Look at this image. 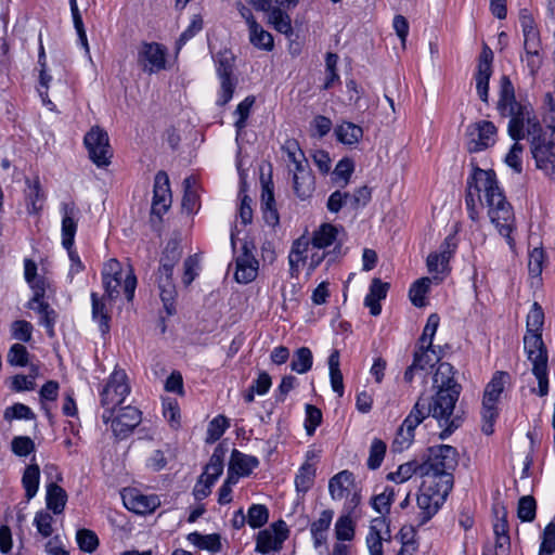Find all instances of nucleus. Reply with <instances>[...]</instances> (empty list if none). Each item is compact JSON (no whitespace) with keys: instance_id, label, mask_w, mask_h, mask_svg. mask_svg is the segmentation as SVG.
I'll return each mask as SVG.
<instances>
[{"instance_id":"f257e3e1","label":"nucleus","mask_w":555,"mask_h":555,"mask_svg":"<svg viewBox=\"0 0 555 555\" xmlns=\"http://www.w3.org/2000/svg\"><path fill=\"white\" fill-rule=\"evenodd\" d=\"M473 180L476 191L483 193L491 222L499 230L500 234L507 238L508 244L512 246L513 238L511 233L514 228L515 217L512 206L498 185L495 173L492 170L477 168Z\"/></svg>"},{"instance_id":"f03ea898","label":"nucleus","mask_w":555,"mask_h":555,"mask_svg":"<svg viewBox=\"0 0 555 555\" xmlns=\"http://www.w3.org/2000/svg\"><path fill=\"white\" fill-rule=\"evenodd\" d=\"M500 86L498 111L501 116L509 117V137L518 141L525 138L526 133L531 138L533 134L540 132L542 127L537 116L533 114L531 106L516 101L514 87L507 76L501 78Z\"/></svg>"},{"instance_id":"7ed1b4c3","label":"nucleus","mask_w":555,"mask_h":555,"mask_svg":"<svg viewBox=\"0 0 555 555\" xmlns=\"http://www.w3.org/2000/svg\"><path fill=\"white\" fill-rule=\"evenodd\" d=\"M459 397L460 393L455 391H435V395L431 396L429 400L420 397L413 409L418 408V412L423 415V421L430 415L437 420L439 426L443 428L439 434V438L444 440L457 429L464 421L463 413L455 411Z\"/></svg>"},{"instance_id":"20e7f679","label":"nucleus","mask_w":555,"mask_h":555,"mask_svg":"<svg viewBox=\"0 0 555 555\" xmlns=\"http://www.w3.org/2000/svg\"><path fill=\"white\" fill-rule=\"evenodd\" d=\"M459 463V453L448 444L428 449L426 461L420 464L421 477L428 483H435L444 491L453 488V472Z\"/></svg>"},{"instance_id":"39448f33","label":"nucleus","mask_w":555,"mask_h":555,"mask_svg":"<svg viewBox=\"0 0 555 555\" xmlns=\"http://www.w3.org/2000/svg\"><path fill=\"white\" fill-rule=\"evenodd\" d=\"M102 283L104 287L105 296L107 300H115L122 287L124 294L128 301H131L134 297V291L137 287V278L134 275L131 266L128 267L125 272L121 263L117 259H109L104 263L102 271Z\"/></svg>"},{"instance_id":"423d86ee","label":"nucleus","mask_w":555,"mask_h":555,"mask_svg":"<svg viewBox=\"0 0 555 555\" xmlns=\"http://www.w3.org/2000/svg\"><path fill=\"white\" fill-rule=\"evenodd\" d=\"M530 152L537 168L555 176V118L530 138Z\"/></svg>"},{"instance_id":"0eeeda50","label":"nucleus","mask_w":555,"mask_h":555,"mask_svg":"<svg viewBox=\"0 0 555 555\" xmlns=\"http://www.w3.org/2000/svg\"><path fill=\"white\" fill-rule=\"evenodd\" d=\"M508 383L509 375L506 372L499 371L486 386L481 409V417L483 422L481 430L488 436L493 434V425L499 414L496 404Z\"/></svg>"},{"instance_id":"6e6552de","label":"nucleus","mask_w":555,"mask_h":555,"mask_svg":"<svg viewBox=\"0 0 555 555\" xmlns=\"http://www.w3.org/2000/svg\"><path fill=\"white\" fill-rule=\"evenodd\" d=\"M525 350L532 363V372L538 379L539 395L545 396L548 391L547 352L541 333L527 332L524 337Z\"/></svg>"},{"instance_id":"1a4fd4ad","label":"nucleus","mask_w":555,"mask_h":555,"mask_svg":"<svg viewBox=\"0 0 555 555\" xmlns=\"http://www.w3.org/2000/svg\"><path fill=\"white\" fill-rule=\"evenodd\" d=\"M130 392L128 378L122 370L115 369L101 392V405L104 408L102 420L109 422L117 406H119Z\"/></svg>"},{"instance_id":"9d476101","label":"nucleus","mask_w":555,"mask_h":555,"mask_svg":"<svg viewBox=\"0 0 555 555\" xmlns=\"http://www.w3.org/2000/svg\"><path fill=\"white\" fill-rule=\"evenodd\" d=\"M450 491H444L435 483H428L423 480L420 494L416 499L417 504V526L426 524L444 503Z\"/></svg>"},{"instance_id":"9b49d317","label":"nucleus","mask_w":555,"mask_h":555,"mask_svg":"<svg viewBox=\"0 0 555 555\" xmlns=\"http://www.w3.org/2000/svg\"><path fill=\"white\" fill-rule=\"evenodd\" d=\"M85 145L89 152L90 159L98 167H106L113 156L108 134L99 126H93L85 135Z\"/></svg>"},{"instance_id":"f8f14e48","label":"nucleus","mask_w":555,"mask_h":555,"mask_svg":"<svg viewBox=\"0 0 555 555\" xmlns=\"http://www.w3.org/2000/svg\"><path fill=\"white\" fill-rule=\"evenodd\" d=\"M141 421V412L131 405L119 408L109 420L112 431L119 439L128 437Z\"/></svg>"},{"instance_id":"ddd939ff","label":"nucleus","mask_w":555,"mask_h":555,"mask_svg":"<svg viewBox=\"0 0 555 555\" xmlns=\"http://www.w3.org/2000/svg\"><path fill=\"white\" fill-rule=\"evenodd\" d=\"M287 537L288 529L286 524L283 520H279L257 534L256 551L261 554L279 551Z\"/></svg>"},{"instance_id":"4468645a","label":"nucleus","mask_w":555,"mask_h":555,"mask_svg":"<svg viewBox=\"0 0 555 555\" xmlns=\"http://www.w3.org/2000/svg\"><path fill=\"white\" fill-rule=\"evenodd\" d=\"M467 133L470 137L468 151L475 153L495 142L496 127L491 121L481 120L468 126Z\"/></svg>"},{"instance_id":"2eb2a0df","label":"nucleus","mask_w":555,"mask_h":555,"mask_svg":"<svg viewBox=\"0 0 555 555\" xmlns=\"http://www.w3.org/2000/svg\"><path fill=\"white\" fill-rule=\"evenodd\" d=\"M138 63L149 74L159 72L166 65L165 50L158 43L144 42L138 52Z\"/></svg>"},{"instance_id":"dca6fc26","label":"nucleus","mask_w":555,"mask_h":555,"mask_svg":"<svg viewBox=\"0 0 555 555\" xmlns=\"http://www.w3.org/2000/svg\"><path fill=\"white\" fill-rule=\"evenodd\" d=\"M422 422L423 415L418 412V408L412 409L397 430L391 446L393 452H402L411 446L414 439V430Z\"/></svg>"},{"instance_id":"f3484780","label":"nucleus","mask_w":555,"mask_h":555,"mask_svg":"<svg viewBox=\"0 0 555 555\" xmlns=\"http://www.w3.org/2000/svg\"><path fill=\"white\" fill-rule=\"evenodd\" d=\"M235 264L236 270L234 279L237 283L248 284L257 278L259 262L254 257L246 243L243 245V253L236 258Z\"/></svg>"},{"instance_id":"a211bd4d","label":"nucleus","mask_w":555,"mask_h":555,"mask_svg":"<svg viewBox=\"0 0 555 555\" xmlns=\"http://www.w3.org/2000/svg\"><path fill=\"white\" fill-rule=\"evenodd\" d=\"M170 205L171 193L169 188V178L165 171H158L155 176L152 212L160 216L167 211Z\"/></svg>"},{"instance_id":"6ab92c4d","label":"nucleus","mask_w":555,"mask_h":555,"mask_svg":"<svg viewBox=\"0 0 555 555\" xmlns=\"http://www.w3.org/2000/svg\"><path fill=\"white\" fill-rule=\"evenodd\" d=\"M35 295L28 302V308L37 311L40 314V323L47 328L50 337L54 336V324L56 320V312L49 307V305L41 300L44 294L43 286H33Z\"/></svg>"},{"instance_id":"aec40b11","label":"nucleus","mask_w":555,"mask_h":555,"mask_svg":"<svg viewBox=\"0 0 555 555\" xmlns=\"http://www.w3.org/2000/svg\"><path fill=\"white\" fill-rule=\"evenodd\" d=\"M492 51L488 48L483 49L479 57L478 70L475 76L477 93L480 100L485 103H488L489 80L492 74Z\"/></svg>"},{"instance_id":"412c9836","label":"nucleus","mask_w":555,"mask_h":555,"mask_svg":"<svg viewBox=\"0 0 555 555\" xmlns=\"http://www.w3.org/2000/svg\"><path fill=\"white\" fill-rule=\"evenodd\" d=\"M122 501L129 511L137 514L152 513L159 505L157 496H147L134 489L126 490L122 494Z\"/></svg>"},{"instance_id":"4be33fe9","label":"nucleus","mask_w":555,"mask_h":555,"mask_svg":"<svg viewBox=\"0 0 555 555\" xmlns=\"http://www.w3.org/2000/svg\"><path fill=\"white\" fill-rule=\"evenodd\" d=\"M218 64V74L221 79L222 92L220 104L224 105L232 99L234 92V83L231 80L233 56L228 52L219 53Z\"/></svg>"},{"instance_id":"5701e85b","label":"nucleus","mask_w":555,"mask_h":555,"mask_svg":"<svg viewBox=\"0 0 555 555\" xmlns=\"http://www.w3.org/2000/svg\"><path fill=\"white\" fill-rule=\"evenodd\" d=\"M453 366L448 362H441L433 375V388L435 391L461 393V385L455 380Z\"/></svg>"},{"instance_id":"b1692460","label":"nucleus","mask_w":555,"mask_h":555,"mask_svg":"<svg viewBox=\"0 0 555 555\" xmlns=\"http://www.w3.org/2000/svg\"><path fill=\"white\" fill-rule=\"evenodd\" d=\"M440 248V253H431L427 257V269L430 273L443 274L449 272V261L455 250L452 237L448 236Z\"/></svg>"},{"instance_id":"393cba45","label":"nucleus","mask_w":555,"mask_h":555,"mask_svg":"<svg viewBox=\"0 0 555 555\" xmlns=\"http://www.w3.org/2000/svg\"><path fill=\"white\" fill-rule=\"evenodd\" d=\"M172 269H169L168 271L158 269L157 272V283L160 292V298L169 315L172 314L175 311L173 301L177 294L176 286L172 280Z\"/></svg>"},{"instance_id":"a878e982","label":"nucleus","mask_w":555,"mask_h":555,"mask_svg":"<svg viewBox=\"0 0 555 555\" xmlns=\"http://www.w3.org/2000/svg\"><path fill=\"white\" fill-rule=\"evenodd\" d=\"M293 189L300 199L309 198L314 191V177L307 166H301L294 170Z\"/></svg>"},{"instance_id":"bb28decb","label":"nucleus","mask_w":555,"mask_h":555,"mask_svg":"<svg viewBox=\"0 0 555 555\" xmlns=\"http://www.w3.org/2000/svg\"><path fill=\"white\" fill-rule=\"evenodd\" d=\"M310 241L305 236L297 238L292 246L288 262H289V272L292 276H297L299 274L300 268L306 261V253L308 251Z\"/></svg>"},{"instance_id":"cd10ccee","label":"nucleus","mask_w":555,"mask_h":555,"mask_svg":"<svg viewBox=\"0 0 555 555\" xmlns=\"http://www.w3.org/2000/svg\"><path fill=\"white\" fill-rule=\"evenodd\" d=\"M333 515V511L324 509L320 517L311 524L310 531L315 548L326 542V532L331 526Z\"/></svg>"},{"instance_id":"c85d7f7f","label":"nucleus","mask_w":555,"mask_h":555,"mask_svg":"<svg viewBox=\"0 0 555 555\" xmlns=\"http://www.w3.org/2000/svg\"><path fill=\"white\" fill-rule=\"evenodd\" d=\"M64 217L62 220V244L69 250L74 244V237L77 230V223L74 220L75 209L73 205L63 204Z\"/></svg>"},{"instance_id":"c756f323","label":"nucleus","mask_w":555,"mask_h":555,"mask_svg":"<svg viewBox=\"0 0 555 555\" xmlns=\"http://www.w3.org/2000/svg\"><path fill=\"white\" fill-rule=\"evenodd\" d=\"M106 299L107 297L105 294L102 297H99L96 293L91 294L92 319L100 323V331L103 334H106L109 331V312L106 308Z\"/></svg>"},{"instance_id":"7c9ffc66","label":"nucleus","mask_w":555,"mask_h":555,"mask_svg":"<svg viewBox=\"0 0 555 555\" xmlns=\"http://www.w3.org/2000/svg\"><path fill=\"white\" fill-rule=\"evenodd\" d=\"M335 135L343 144L353 145L362 139L363 129L353 122L344 121L335 128Z\"/></svg>"},{"instance_id":"2f4dec72","label":"nucleus","mask_w":555,"mask_h":555,"mask_svg":"<svg viewBox=\"0 0 555 555\" xmlns=\"http://www.w3.org/2000/svg\"><path fill=\"white\" fill-rule=\"evenodd\" d=\"M275 201L273 191L266 184L262 189L261 194V208L263 212L264 221L271 225L275 227L279 223V214L276 208L274 207Z\"/></svg>"},{"instance_id":"473e14b6","label":"nucleus","mask_w":555,"mask_h":555,"mask_svg":"<svg viewBox=\"0 0 555 555\" xmlns=\"http://www.w3.org/2000/svg\"><path fill=\"white\" fill-rule=\"evenodd\" d=\"M67 502V494L59 485L51 482L47 487V506L54 514H61Z\"/></svg>"},{"instance_id":"72a5a7b5","label":"nucleus","mask_w":555,"mask_h":555,"mask_svg":"<svg viewBox=\"0 0 555 555\" xmlns=\"http://www.w3.org/2000/svg\"><path fill=\"white\" fill-rule=\"evenodd\" d=\"M224 455L225 450L221 446H218L210 456L209 463L205 467V472L201 476L210 480V482H215L223 470Z\"/></svg>"},{"instance_id":"f704fd0d","label":"nucleus","mask_w":555,"mask_h":555,"mask_svg":"<svg viewBox=\"0 0 555 555\" xmlns=\"http://www.w3.org/2000/svg\"><path fill=\"white\" fill-rule=\"evenodd\" d=\"M337 233L338 230L336 227L330 223L322 224L320 229L313 233V237L311 240L312 248L324 249L332 245L336 238Z\"/></svg>"},{"instance_id":"c9c22d12","label":"nucleus","mask_w":555,"mask_h":555,"mask_svg":"<svg viewBox=\"0 0 555 555\" xmlns=\"http://www.w3.org/2000/svg\"><path fill=\"white\" fill-rule=\"evenodd\" d=\"M258 466V460L255 456L245 455L237 450H233L230 461V470H235L240 475H248Z\"/></svg>"},{"instance_id":"e433bc0d","label":"nucleus","mask_w":555,"mask_h":555,"mask_svg":"<svg viewBox=\"0 0 555 555\" xmlns=\"http://www.w3.org/2000/svg\"><path fill=\"white\" fill-rule=\"evenodd\" d=\"M197 179L194 176H190L183 181L184 194L182 198V207L188 212H192L198 206V194H197Z\"/></svg>"},{"instance_id":"4c0bfd02","label":"nucleus","mask_w":555,"mask_h":555,"mask_svg":"<svg viewBox=\"0 0 555 555\" xmlns=\"http://www.w3.org/2000/svg\"><path fill=\"white\" fill-rule=\"evenodd\" d=\"M181 255L182 249L179 240L171 238L164 249L159 269H163L164 271H168L169 269L173 270V267L180 260Z\"/></svg>"},{"instance_id":"58836bf2","label":"nucleus","mask_w":555,"mask_h":555,"mask_svg":"<svg viewBox=\"0 0 555 555\" xmlns=\"http://www.w3.org/2000/svg\"><path fill=\"white\" fill-rule=\"evenodd\" d=\"M282 5H278L271 14L268 16V23L274 27V29L286 36L293 35L292 20L291 16L285 13Z\"/></svg>"},{"instance_id":"ea45409f","label":"nucleus","mask_w":555,"mask_h":555,"mask_svg":"<svg viewBox=\"0 0 555 555\" xmlns=\"http://www.w3.org/2000/svg\"><path fill=\"white\" fill-rule=\"evenodd\" d=\"M40 469L37 464H29L23 474L22 482L26 491L27 500H31L39 488Z\"/></svg>"},{"instance_id":"a19ab883","label":"nucleus","mask_w":555,"mask_h":555,"mask_svg":"<svg viewBox=\"0 0 555 555\" xmlns=\"http://www.w3.org/2000/svg\"><path fill=\"white\" fill-rule=\"evenodd\" d=\"M249 28V40L250 42L262 50L270 51L273 49V37L264 30L258 23H253Z\"/></svg>"},{"instance_id":"79ce46f5","label":"nucleus","mask_w":555,"mask_h":555,"mask_svg":"<svg viewBox=\"0 0 555 555\" xmlns=\"http://www.w3.org/2000/svg\"><path fill=\"white\" fill-rule=\"evenodd\" d=\"M384 524V519L375 518L370 527V532L366 537V544L371 555H383V538L378 526Z\"/></svg>"},{"instance_id":"37998d69","label":"nucleus","mask_w":555,"mask_h":555,"mask_svg":"<svg viewBox=\"0 0 555 555\" xmlns=\"http://www.w3.org/2000/svg\"><path fill=\"white\" fill-rule=\"evenodd\" d=\"M431 281L433 280L430 278H421L412 284L409 291V296L414 306H425V295L429 291Z\"/></svg>"},{"instance_id":"c03bdc74","label":"nucleus","mask_w":555,"mask_h":555,"mask_svg":"<svg viewBox=\"0 0 555 555\" xmlns=\"http://www.w3.org/2000/svg\"><path fill=\"white\" fill-rule=\"evenodd\" d=\"M352 481V474L343 470L335 475L328 483L330 494L334 500L341 499L346 490V485H350Z\"/></svg>"},{"instance_id":"a18cd8bd","label":"nucleus","mask_w":555,"mask_h":555,"mask_svg":"<svg viewBox=\"0 0 555 555\" xmlns=\"http://www.w3.org/2000/svg\"><path fill=\"white\" fill-rule=\"evenodd\" d=\"M188 540L202 550L218 552L221 548L220 537L218 534L202 535L197 532H192L188 535Z\"/></svg>"},{"instance_id":"49530a36","label":"nucleus","mask_w":555,"mask_h":555,"mask_svg":"<svg viewBox=\"0 0 555 555\" xmlns=\"http://www.w3.org/2000/svg\"><path fill=\"white\" fill-rule=\"evenodd\" d=\"M312 366V353L311 350L307 347H301L294 353L293 360L291 362V367L293 371L304 374L308 372Z\"/></svg>"},{"instance_id":"de8ad7c7","label":"nucleus","mask_w":555,"mask_h":555,"mask_svg":"<svg viewBox=\"0 0 555 555\" xmlns=\"http://www.w3.org/2000/svg\"><path fill=\"white\" fill-rule=\"evenodd\" d=\"M434 356H436V352L433 347L426 348L418 344V347L413 354L414 366H417L420 371H424L428 366H433L434 362L438 361V358H434Z\"/></svg>"},{"instance_id":"09e8293b","label":"nucleus","mask_w":555,"mask_h":555,"mask_svg":"<svg viewBox=\"0 0 555 555\" xmlns=\"http://www.w3.org/2000/svg\"><path fill=\"white\" fill-rule=\"evenodd\" d=\"M335 535L339 541H350L354 537V522L349 515L340 516L335 524Z\"/></svg>"},{"instance_id":"8fccbe9b","label":"nucleus","mask_w":555,"mask_h":555,"mask_svg":"<svg viewBox=\"0 0 555 555\" xmlns=\"http://www.w3.org/2000/svg\"><path fill=\"white\" fill-rule=\"evenodd\" d=\"M439 322L440 318L438 317V314L433 313L428 317L427 323L423 330V334L418 339V344L426 348L433 347V339L439 326Z\"/></svg>"},{"instance_id":"3c124183","label":"nucleus","mask_w":555,"mask_h":555,"mask_svg":"<svg viewBox=\"0 0 555 555\" xmlns=\"http://www.w3.org/2000/svg\"><path fill=\"white\" fill-rule=\"evenodd\" d=\"M76 540L79 548L87 553H93L98 545L99 539L96 534L89 529H80L77 531Z\"/></svg>"},{"instance_id":"603ef678","label":"nucleus","mask_w":555,"mask_h":555,"mask_svg":"<svg viewBox=\"0 0 555 555\" xmlns=\"http://www.w3.org/2000/svg\"><path fill=\"white\" fill-rule=\"evenodd\" d=\"M269 518L268 508L261 504H254L249 507L247 522L251 528L262 527Z\"/></svg>"},{"instance_id":"864d4df0","label":"nucleus","mask_w":555,"mask_h":555,"mask_svg":"<svg viewBox=\"0 0 555 555\" xmlns=\"http://www.w3.org/2000/svg\"><path fill=\"white\" fill-rule=\"evenodd\" d=\"M493 511L496 517V521L493 526L494 533L496 537H500V539L503 540L504 542H508L509 537L507 534L508 526L506 520L505 507L495 505Z\"/></svg>"},{"instance_id":"5fc2aeb1","label":"nucleus","mask_w":555,"mask_h":555,"mask_svg":"<svg viewBox=\"0 0 555 555\" xmlns=\"http://www.w3.org/2000/svg\"><path fill=\"white\" fill-rule=\"evenodd\" d=\"M544 323V312L538 302H533L527 317V332L541 333Z\"/></svg>"},{"instance_id":"6e6d98bb","label":"nucleus","mask_w":555,"mask_h":555,"mask_svg":"<svg viewBox=\"0 0 555 555\" xmlns=\"http://www.w3.org/2000/svg\"><path fill=\"white\" fill-rule=\"evenodd\" d=\"M204 21L202 15H193L188 28L180 35L177 41V49H181L190 39L203 29Z\"/></svg>"},{"instance_id":"4d7b16f0","label":"nucleus","mask_w":555,"mask_h":555,"mask_svg":"<svg viewBox=\"0 0 555 555\" xmlns=\"http://www.w3.org/2000/svg\"><path fill=\"white\" fill-rule=\"evenodd\" d=\"M314 477V468L312 465L306 463L299 469L295 478L297 491L306 492L311 487Z\"/></svg>"},{"instance_id":"13d9d810","label":"nucleus","mask_w":555,"mask_h":555,"mask_svg":"<svg viewBox=\"0 0 555 555\" xmlns=\"http://www.w3.org/2000/svg\"><path fill=\"white\" fill-rule=\"evenodd\" d=\"M282 149L287 154L288 159L294 164L295 169H297L299 165H308V162L304 153L300 151L296 140H287Z\"/></svg>"},{"instance_id":"bf43d9fd","label":"nucleus","mask_w":555,"mask_h":555,"mask_svg":"<svg viewBox=\"0 0 555 555\" xmlns=\"http://www.w3.org/2000/svg\"><path fill=\"white\" fill-rule=\"evenodd\" d=\"M415 474L421 476L420 464L409 462L400 465L396 473H390L388 478L399 482H404Z\"/></svg>"},{"instance_id":"052dcab7","label":"nucleus","mask_w":555,"mask_h":555,"mask_svg":"<svg viewBox=\"0 0 555 555\" xmlns=\"http://www.w3.org/2000/svg\"><path fill=\"white\" fill-rule=\"evenodd\" d=\"M372 196V190L366 186H360L352 194L349 193V206L353 210H358L361 207H364L370 201Z\"/></svg>"},{"instance_id":"680f3d73","label":"nucleus","mask_w":555,"mask_h":555,"mask_svg":"<svg viewBox=\"0 0 555 555\" xmlns=\"http://www.w3.org/2000/svg\"><path fill=\"white\" fill-rule=\"evenodd\" d=\"M386 453V444L379 439H375L372 442L370 449V456L367 459V466L371 469H376L380 466Z\"/></svg>"},{"instance_id":"e2e57ef3","label":"nucleus","mask_w":555,"mask_h":555,"mask_svg":"<svg viewBox=\"0 0 555 555\" xmlns=\"http://www.w3.org/2000/svg\"><path fill=\"white\" fill-rule=\"evenodd\" d=\"M228 426L229 422L224 416L219 415L215 417L208 425L206 441H217L223 435Z\"/></svg>"},{"instance_id":"0e129e2a","label":"nucleus","mask_w":555,"mask_h":555,"mask_svg":"<svg viewBox=\"0 0 555 555\" xmlns=\"http://www.w3.org/2000/svg\"><path fill=\"white\" fill-rule=\"evenodd\" d=\"M544 251L542 248H533L529 254L528 270L529 274L533 278L541 275L544 263Z\"/></svg>"},{"instance_id":"69168bd1","label":"nucleus","mask_w":555,"mask_h":555,"mask_svg":"<svg viewBox=\"0 0 555 555\" xmlns=\"http://www.w3.org/2000/svg\"><path fill=\"white\" fill-rule=\"evenodd\" d=\"M518 517L522 521H531L535 517V501L532 496H522L518 503Z\"/></svg>"},{"instance_id":"338daca9","label":"nucleus","mask_w":555,"mask_h":555,"mask_svg":"<svg viewBox=\"0 0 555 555\" xmlns=\"http://www.w3.org/2000/svg\"><path fill=\"white\" fill-rule=\"evenodd\" d=\"M12 451L17 456H27L35 451V442L26 436L15 437L11 442Z\"/></svg>"},{"instance_id":"774afa93","label":"nucleus","mask_w":555,"mask_h":555,"mask_svg":"<svg viewBox=\"0 0 555 555\" xmlns=\"http://www.w3.org/2000/svg\"><path fill=\"white\" fill-rule=\"evenodd\" d=\"M555 551V524L550 522L543 531L539 555H551Z\"/></svg>"}]
</instances>
